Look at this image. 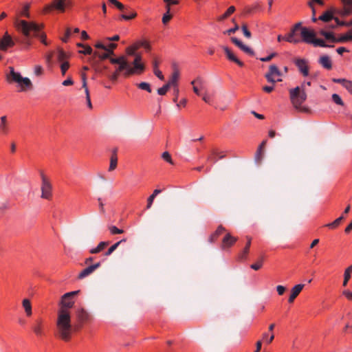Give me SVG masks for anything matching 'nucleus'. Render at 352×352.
<instances>
[{"instance_id": "obj_1", "label": "nucleus", "mask_w": 352, "mask_h": 352, "mask_svg": "<svg viewBox=\"0 0 352 352\" xmlns=\"http://www.w3.org/2000/svg\"><path fill=\"white\" fill-rule=\"evenodd\" d=\"M79 290L65 294L59 302L56 328L58 336L63 340L68 341L71 338L72 325L69 309L72 308L74 301L72 298L79 293Z\"/></svg>"}, {"instance_id": "obj_2", "label": "nucleus", "mask_w": 352, "mask_h": 352, "mask_svg": "<svg viewBox=\"0 0 352 352\" xmlns=\"http://www.w3.org/2000/svg\"><path fill=\"white\" fill-rule=\"evenodd\" d=\"M16 27L23 35V38L21 42L24 45L27 46L30 45L31 43L30 41V38L32 36L38 37L43 44L47 45L46 36L44 34L41 33V30L43 27L42 25H39L34 22H28L24 20H20L16 24Z\"/></svg>"}, {"instance_id": "obj_3", "label": "nucleus", "mask_w": 352, "mask_h": 352, "mask_svg": "<svg viewBox=\"0 0 352 352\" xmlns=\"http://www.w3.org/2000/svg\"><path fill=\"white\" fill-rule=\"evenodd\" d=\"M316 37L313 30L302 26V23H296L285 37V41L291 43H299L302 41L311 44Z\"/></svg>"}, {"instance_id": "obj_4", "label": "nucleus", "mask_w": 352, "mask_h": 352, "mask_svg": "<svg viewBox=\"0 0 352 352\" xmlns=\"http://www.w3.org/2000/svg\"><path fill=\"white\" fill-rule=\"evenodd\" d=\"M290 100L295 109L301 112H309L307 107H302L301 104L306 100L307 94L305 91V84L300 87H296L289 90Z\"/></svg>"}, {"instance_id": "obj_5", "label": "nucleus", "mask_w": 352, "mask_h": 352, "mask_svg": "<svg viewBox=\"0 0 352 352\" xmlns=\"http://www.w3.org/2000/svg\"><path fill=\"white\" fill-rule=\"evenodd\" d=\"M41 198L50 200L52 198V186L49 180V179L45 175L43 172H41Z\"/></svg>"}, {"instance_id": "obj_6", "label": "nucleus", "mask_w": 352, "mask_h": 352, "mask_svg": "<svg viewBox=\"0 0 352 352\" xmlns=\"http://www.w3.org/2000/svg\"><path fill=\"white\" fill-rule=\"evenodd\" d=\"M281 72L275 65H271L269 67V71L265 74V77L269 82L274 84L276 82H280L282 80L278 78L274 79V76H280Z\"/></svg>"}, {"instance_id": "obj_7", "label": "nucleus", "mask_w": 352, "mask_h": 352, "mask_svg": "<svg viewBox=\"0 0 352 352\" xmlns=\"http://www.w3.org/2000/svg\"><path fill=\"white\" fill-rule=\"evenodd\" d=\"M14 45V42L12 40L11 36L6 32L3 38L0 41V50L6 51L10 47H12Z\"/></svg>"}, {"instance_id": "obj_8", "label": "nucleus", "mask_w": 352, "mask_h": 352, "mask_svg": "<svg viewBox=\"0 0 352 352\" xmlns=\"http://www.w3.org/2000/svg\"><path fill=\"white\" fill-rule=\"evenodd\" d=\"M294 63L300 72L304 76H307L309 75V67L307 65V61L305 59L297 58L295 60Z\"/></svg>"}, {"instance_id": "obj_9", "label": "nucleus", "mask_w": 352, "mask_h": 352, "mask_svg": "<svg viewBox=\"0 0 352 352\" xmlns=\"http://www.w3.org/2000/svg\"><path fill=\"white\" fill-rule=\"evenodd\" d=\"M231 41L234 45H236L238 47H239L242 51H243L246 54L250 56L254 55V52L253 51V50H252L248 46L244 45L241 41H239L236 37H232Z\"/></svg>"}, {"instance_id": "obj_10", "label": "nucleus", "mask_w": 352, "mask_h": 352, "mask_svg": "<svg viewBox=\"0 0 352 352\" xmlns=\"http://www.w3.org/2000/svg\"><path fill=\"white\" fill-rule=\"evenodd\" d=\"M10 131L9 123L6 116H3L0 118V134L6 135Z\"/></svg>"}, {"instance_id": "obj_11", "label": "nucleus", "mask_w": 352, "mask_h": 352, "mask_svg": "<svg viewBox=\"0 0 352 352\" xmlns=\"http://www.w3.org/2000/svg\"><path fill=\"white\" fill-rule=\"evenodd\" d=\"M100 266V263H95L84 269L78 275V278L82 279L91 274Z\"/></svg>"}, {"instance_id": "obj_12", "label": "nucleus", "mask_w": 352, "mask_h": 352, "mask_svg": "<svg viewBox=\"0 0 352 352\" xmlns=\"http://www.w3.org/2000/svg\"><path fill=\"white\" fill-rule=\"evenodd\" d=\"M320 5H323L322 0H313ZM344 6V13L346 15L352 14V0H340Z\"/></svg>"}, {"instance_id": "obj_13", "label": "nucleus", "mask_w": 352, "mask_h": 352, "mask_svg": "<svg viewBox=\"0 0 352 352\" xmlns=\"http://www.w3.org/2000/svg\"><path fill=\"white\" fill-rule=\"evenodd\" d=\"M305 285L304 284H298L293 287L291 289V294L288 299V302L289 303H292L295 298L298 296L302 289H303Z\"/></svg>"}, {"instance_id": "obj_14", "label": "nucleus", "mask_w": 352, "mask_h": 352, "mask_svg": "<svg viewBox=\"0 0 352 352\" xmlns=\"http://www.w3.org/2000/svg\"><path fill=\"white\" fill-rule=\"evenodd\" d=\"M222 48L224 50L227 58L230 60L234 62L240 67L243 66V63L239 59H238L236 56L234 54V53L228 47L223 46Z\"/></svg>"}, {"instance_id": "obj_15", "label": "nucleus", "mask_w": 352, "mask_h": 352, "mask_svg": "<svg viewBox=\"0 0 352 352\" xmlns=\"http://www.w3.org/2000/svg\"><path fill=\"white\" fill-rule=\"evenodd\" d=\"M121 72H124V75L125 76L133 75V71L130 69V65L129 63H122L119 65L114 72H118V74L120 75Z\"/></svg>"}, {"instance_id": "obj_16", "label": "nucleus", "mask_w": 352, "mask_h": 352, "mask_svg": "<svg viewBox=\"0 0 352 352\" xmlns=\"http://www.w3.org/2000/svg\"><path fill=\"white\" fill-rule=\"evenodd\" d=\"M237 241V238L234 237L228 233L226 234L222 241V248L226 249L231 247Z\"/></svg>"}, {"instance_id": "obj_17", "label": "nucleus", "mask_w": 352, "mask_h": 352, "mask_svg": "<svg viewBox=\"0 0 352 352\" xmlns=\"http://www.w3.org/2000/svg\"><path fill=\"white\" fill-rule=\"evenodd\" d=\"M267 143V140H263L260 146H258L256 154H255V161L257 164H260L263 160V155H264V148L265 146V144Z\"/></svg>"}, {"instance_id": "obj_18", "label": "nucleus", "mask_w": 352, "mask_h": 352, "mask_svg": "<svg viewBox=\"0 0 352 352\" xmlns=\"http://www.w3.org/2000/svg\"><path fill=\"white\" fill-rule=\"evenodd\" d=\"M66 0H54L50 6H47V9L54 8L61 12H65V1Z\"/></svg>"}, {"instance_id": "obj_19", "label": "nucleus", "mask_w": 352, "mask_h": 352, "mask_svg": "<svg viewBox=\"0 0 352 352\" xmlns=\"http://www.w3.org/2000/svg\"><path fill=\"white\" fill-rule=\"evenodd\" d=\"M179 78V72L177 69H175L173 73L171 75L170 79L166 83L170 87H177V81Z\"/></svg>"}, {"instance_id": "obj_20", "label": "nucleus", "mask_w": 352, "mask_h": 352, "mask_svg": "<svg viewBox=\"0 0 352 352\" xmlns=\"http://www.w3.org/2000/svg\"><path fill=\"white\" fill-rule=\"evenodd\" d=\"M76 317L80 322L87 321L89 319V314L84 309H80L76 313Z\"/></svg>"}, {"instance_id": "obj_21", "label": "nucleus", "mask_w": 352, "mask_h": 352, "mask_svg": "<svg viewBox=\"0 0 352 352\" xmlns=\"http://www.w3.org/2000/svg\"><path fill=\"white\" fill-rule=\"evenodd\" d=\"M319 63L325 69H331L332 67V63L328 56H322L319 59Z\"/></svg>"}, {"instance_id": "obj_22", "label": "nucleus", "mask_w": 352, "mask_h": 352, "mask_svg": "<svg viewBox=\"0 0 352 352\" xmlns=\"http://www.w3.org/2000/svg\"><path fill=\"white\" fill-rule=\"evenodd\" d=\"M332 80L334 82L341 84L348 91L352 86V81L345 78H333Z\"/></svg>"}, {"instance_id": "obj_23", "label": "nucleus", "mask_w": 352, "mask_h": 352, "mask_svg": "<svg viewBox=\"0 0 352 352\" xmlns=\"http://www.w3.org/2000/svg\"><path fill=\"white\" fill-rule=\"evenodd\" d=\"M10 73L7 74V80L10 82H14L21 74L20 73L16 72L12 67H9Z\"/></svg>"}, {"instance_id": "obj_24", "label": "nucleus", "mask_w": 352, "mask_h": 352, "mask_svg": "<svg viewBox=\"0 0 352 352\" xmlns=\"http://www.w3.org/2000/svg\"><path fill=\"white\" fill-rule=\"evenodd\" d=\"M32 329L36 336H41L43 335L42 320L41 319L36 321L32 327Z\"/></svg>"}, {"instance_id": "obj_25", "label": "nucleus", "mask_w": 352, "mask_h": 352, "mask_svg": "<svg viewBox=\"0 0 352 352\" xmlns=\"http://www.w3.org/2000/svg\"><path fill=\"white\" fill-rule=\"evenodd\" d=\"M104 51L105 52L102 53H100L99 52H95L94 54V56H98L101 60L107 59L109 58V56H111V55L114 54V52L111 50H107Z\"/></svg>"}, {"instance_id": "obj_26", "label": "nucleus", "mask_w": 352, "mask_h": 352, "mask_svg": "<svg viewBox=\"0 0 352 352\" xmlns=\"http://www.w3.org/2000/svg\"><path fill=\"white\" fill-rule=\"evenodd\" d=\"M212 155L217 156L219 159H223L225 157L222 153H219L217 150L212 149L211 151V155L208 156L207 160L211 161L214 164L217 162V160L215 157H213Z\"/></svg>"}, {"instance_id": "obj_27", "label": "nucleus", "mask_w": 352, "mask_h": 352, "mask_svg": "<svg viewBox=\"0 0 352 352\" xmlns=\"http://www.w3.org/2000/svg\"><path fill=\"white\" fill-rule=\"evenodd\" d=\"M133 67H131L130 66V69L133 71V74H142L145 69V67L144 64L142 63H133Z\"/></svg>"}, {"instance_id": "obj_28", "label": "nucleus", "mask_w": 352, "mask_h": 352, "mask_svg": "<svg viewBox=\"0 0 352 352\" xmlns=\"http://www.w3.org/2000/svg\"><path fill=\"white\" fill-rule=\"evenodd\" d=\"M22 305L25 309L27 316H30L32 314V305L30 300L24 299L22 302Z\"/></svg>"}, {"instance_id": "obj_29", "label": "nucleus", "mask_w": 352, "mask_h": 352, "mask_svg": "<svg viewBox=\"0 0 352 352\" xmlns=\"http://www.w3.org/2000/svg\"><path fill=\"white\" fill-rule=\"evenodd\" d=\"M162 192V190L155 189L153 194L150 195L147 199L146 209L151 208L155 197Z\"/></svg>"}, {"instance_id": "obj_30", "label": "nucleus", "mask_w": 352, "mask_h": 352, "mask_svg": "<svg viewBox=\"0 0 352 352\" xmlns=\"http://www.w3.org/2000/svg\"><path fill=\"white\" fill-rule=\"evenodd\" d=\"M109 241H102L98 243L96 248H93L90 250L91 254H98L107 245H108Z\"/></svg>"}, {"instance_id": "obj_31", "label": "nucleus", "mask_w": 352, "mask_h": 352, "mask_svg": "<svg viewBox=\"0 0 352 352\" xmlns=\"http://www.w3.org/2000/svg\"><path fill=\"white\" fill-rule=\"evenodd\" d=\"M247 239H248L247 244L245 245V247L243 252L241 253L239 256V258L240 259H245L246 258V256H247L248 252H249V248L251 245L252 239H251V237L247 236Z\"/></svg>"}, {"instance_id": "obj_32", "label": "nucleus", "mask_w": 352, "mask_h": 352, "mask_svg": "<svg viewBox=\"0 0 352 352\" xmlns=\"http://www.w3.org/2000/svg\"><path fill=\"white\" fill-rule=\"evenodd\" d=\"M158 62L157 60H154L153 61V72L156 76H157L160 80H164V77L162 74V72L158 69Z\"/></svg>"}, {"instance_id": "obj_33", "label": "nucleus", "mask_w": 352, "mask_h": 352, "mask_svg": "<svg viewBox=\"0 0 352 352\" xmlns=\"http://www.w3.org/2000/svg\"><path fill=\"white\" fill-rule=\"evenodd\" d=\"M126 240V239H122V240L118 241L117 243H114L113 245H111L109 250L105 252V256H109L111 255L117 248L123 242H125Z\"/></svg>"}, {"instance_id": "obj_34", "label": "nucleus", "mask_w": 352, "mask_h": 352, "mask_svg": "<svg viewBox=\"0 0 352 352\" xmlns=\"http://www.w3.org/2000/svg\"><path fill=\"white\" fill-rule=\"evenodd\" d=\"M118 157L116 154H112L110 159V165L109 167V171H113L117 167Z\"/></svg>"}, {"instance_id": "obj_35", "label": "nucleus", "mask_w": 352, "mask_h": 352, "mask_svg": "<svg viewBox=\"0 0 352 352\" xmlns=\"http://www.w3.org/2000/svg\"><path fill=\"white\" fill-rule=\"evenodd\" d=\"M311 44H313L314 46H320V47H333V45H327L324 43V41L322 39H319V38H316V37L314 38V41H312L311 43Z\"/></svg>"}, {"instance_id": "obj_36", "label": "nucleus", "mask_w": 352, "mask_h": 352, "mask_svg": "<svg viewBox=\"0 0 352 352\" xmlns=\"http://www.w3.org/2000/svg\"><path fill=\"white\" fill-rule=\"evenodd\" d=\"M110 62L112 64H118V65H120L122 63H129L126 58L123 56H120L118 58H111Z\"/></svg>"}, {"instance_id": "obj_37", "label": "nucleus", "mask_w": 352, "mask_h": 352, "mask_svg": "<svg viewBox=\"0 0 352 352\" xmlns=\"http://www.w3.org/2000/svg\"><path fill=\"white\" fill-rule=\"evenodd\" d=\"M69 56L62 50L58 49L57 52V58L60 62H65V60L68 58Z\"/></svg>"}, {"instance_id": "obj_38", "label": "nucleus", "mask_w": 352, "mask_h": 352, "mask_svg": "<svg viewBox=\"0 0 352 352\" xmlns=\"http://www.w3.org/2000/svg\"><path fill=\"white\" fill-rule=\"evenodd\" d=\"M320 34L322 35L327 40L331 41L332 42H336L337 40L336 39L334 35L331 32H328L326 31H321Z\"/></svg>"}, {"instance_id": "obj_39", "label": "nucleus", "mask_w": 352, "mask_h": 352, "mask_svg": "<svg viewBox=\"0 0 352 352\" xmlns=\"http://www.w3.org/2000/svg\"><path fill=\"white\" fill-rule=\"evenodd\" d=\"M166 13L162 17V23L164 24H166L172 18V15L169 14L170 8L168 4L166 6Z\"/></svg>"}, {"instance_id": "obj_40", "label": "nucleus", "mask_w": 352, "mask_h": 352, "mask_svg": "<svg viewBox=\"0 0 352 352\" xmlns=\"http://www.w3.org/2000/svg\"><path fill=\"white\" fill-rule=\"evenodd\" d=\"M21 91H24L25 88H31L32 86L31 80L28 78H23L22 80Z\"/></svg>"}, {"instance_id": "obj_41", "label": "nucleus", "mask_w": 352, "mask_h": 352, "mask_svg": "<svg viewBox=\"0 0 352 352\" xmlns=\"http://www.w3.org/2000/svg\"><path fill=\"white\" fill-rule=\"evenodd\" d=\"M138 87L139 89L145 90V91H148V93H151L152 91L151 85L148 82H140V83L138 84Z\"/></svg>"}, {"instance_id": "obj_42", "label": "nucleus", "mask_w": 352, "mask_h": 352, "mask_svg": "<svg viewBox=\"0 0 352 352\" xmlns=\"http://www.w3.org/2000/svg\"><path fill=\"white\" fill-rule=\"evenodd\" d=\"M344 219V217L342 215L340 217H338V219H336L332 223L327 224L326 226H327L329 228H336L342 222V221Z\"/></svg>"}, {"instance_id": "obj_43", "label": "nucleus", "mask_w": 352, "mask_h": 352, "mask_svg": "<svg viewBox=\"0 0 352 352\" xmlns=\"http://www.w3.org/2000/svg\"><path fill=\"white\" fill-rule=\"evenodd\" d=\"M235 11V8L234 6H230L227 11L219 18V20H223L232 14Z\"/></svg>"}, {"instance_id": "obj_44", "label": "nucleus", "mask_w": 352, "mask_h": 352, "mask_svg": "<svg viewBox=\"0 0 352 352\" xmlns=\"http://www.w3.org/2000/svg\"><path fill=\"white\" fill-rule=\"evenodd\" d=\"M333 18V15L330 12H325L319 17V19L325 22H329Z\"/></svg>"}, {"instance_id": "obj_45", "label": "nucleus", "mask_w": 352, "mask_h": 352, "mask_svg": "<svg viewBox=\"0 0 352 352\" xmlns=\"http://www.w3.org/2000/svg\"><path fill=\"white\" fill-rule=\"evenodd\" d=\"M109 230L111 234H122L124 232L123 230L119 229L115 226H109Z\"/></svg>"}, {"instance_id": "obj_46", "label": "nucleus", "mask_w": 352, "mask_h": 352, "mask_svg": "<svg viewBox=\"0 0 352 352\" xmlns=\"http://www.w3.org/2000/svg\"><path fill=\"white\" fill-rule=\"evenodd\" d=\"M332 100L337 104H339V105H341V106L344 105V102L342 101V100L340 98V96L338 94H333L332 95Z\"/></svg>"}, {"instance_id": "obj_47", "label": "nucleus", "mask_w": 352, "mask_h": 352, "mask_svg": "<svg viewBox=\"0 0 352 352\" xmlns=\"http://www.w3.org/2000/svg\"><path fill=\"white\" fill-rule=\"evenodd\" d=\"M170 87L168 85L166 84L162 87L157 89V94L161 96L165 95Z\"/></svg>"}, {"instance_id": "obj_48", "label": "nucleus", "mask_w": 352, "mask_h": 352, "mask_svg": "<svg viewBox=\"0 0 352 352\" xmlns=\"http://www.w3.org/2000/svg\"><path fill=\"white\" fill-rule=\"evenodd\" d=\"M241 30L243 31V33L245 37L248 38H250L252 36L251 32L248 30V26L246 24H243L241 26Z\"/></svg>"}, {"instance_id": "obj_49", "label": "nucleus", "mask_w": 352, "mask_h": 352, "mask_svg": "<svg viewBox=\"0 0 352 352\" xmlns=\"http://www.w3.org/2000/svg\"><path fill=\"white\" fill-rule=\"evenodd\" d=\"M162 157L163 158V160H164L167 162H168L171 164H173V160L171 159V156L168 152H167V151L164 152L162 155Z\"/></svg>"}, {"instance_id": "obj_50", "label": "nucleus", "mask_w": 352, "mask_h": 352, "mask_svg": "<svg viewBox=\"0 0 352 352\" xmlns=\"http://www.w3.org/2000/svg\"><path fill=\"white\" fill-rule=\"evenodd\" d=\"M69 63L67 62V61H65V62H63L62 64L60 65V69H61V73L63 75H65L67 70L69 69Z\"/></svg>"}, {"instance_id": "obj_51", "label": "nucleus", "mask_w": 352, "mask_h": 352, "mask_svg": "<svg viewBox=\"0 0 352 352\" xmlns=\"http://www.w3.org/2000/svg\"><path fill=\"white\" fill-rule=\"evenodd\" d=\"M263 260V258L261 257L258 262L251 265L250 267L254 270H258L262 267Z\"/></svg>"}, {"instance_id": "obj_52", "label": "nucleus", "mask_w": 352, "mask_h": 352, "mask_svg": "<svg viewBox=\"0 0 352 352\" xmlns=\"http://www.w3.org/2000/svg\"><path fill=\"white\" fill-rule=\"evenodd\" d=\"M137 15V13L135 12H132L130 14H122L121 15V18L124 19V20H130V19H132L133 18H135Z\"/></svg>"}, {"instance_id": "obj_53", "label": "nucleus", "mask_w": 352, "mask_h": 352, "mask_svg": "<svg viewBox=\"0 0 352 352\" xmlns=\"http://www.w3.org/2000/svg\"><path fill=\"white\" fill-rule=\"evenodd\" d=\"M239 29V26L236 23L234 25V27L232 28H230L226 31L224 32L225 34L230 35L232 34L235 33Z\"/></svg>"}, {"instance_id": "obj_54", "label": "nucleus", "mask_w": 352, "mask_h": 352, "mask_svg": "<svg viewBox=\"0 0 352 352\" xmlns=\"http://www.w3.org/2000/svg\"><path fill=\"white\" fill-rule=\"evenodd\" d=\"M139 45H142L146 51L151 50V45L146 41H140Z\"/></svg>"}, {"instance_id": "obj_55", "label": "nucleus", "mask_w": 352, "mask_h": 352, "mask_svg": "<svg viewBox=\"0 0 352 352\" xmlns=\"http://www.w3.org/2000/svg\"><path fill=\"white\" fill-rule=\"evenodd\" d=\"M351 278V274L348 273V272H344V280H343V283H342V285L344 287H346L348 284V282L349 280H350Z\"/></svg>"}, {"instance_id": "obj_56", "label": "nucleus", "mask_w": 352, "mask_h": 352, "mask_svg": "<svg viewBox=\"0 0 352 352\" xmlns=\"http://www.w3.org/2000/svg\"><path fill=\"white\" fill-rule=\"evenodd\" d=\"M85 50H80L79 51V53H81V54H91L92 53V49L90 46L89 45H85L84 47Z\"/></svg>"}, {"instance_id": "obj_57", "label": "nucleus", "mask_w": 352, "mask_h": 352, "mask_svg": "<svg viewBox=\"0 0 352 352\" xmlns=\"http://www.w3.org/2000/svg\"><path fill=\"white\" fill-rule=\"evenodd\" d=\"M276 55V53H272L271 54H270L269 56H266V57H264V58H261L260 60L262 61V62H269Z\"/></svg>"}, {"instance_id": "obj_58", "label": "nucleus", "mask_w": 352, "mask_h": 352, "mask_svg": "<svg viewBox=\"0 0 352 352\" xmlns=\"http://www.w3.org/2000/svg\"><path fill=\"white\" fill-rule=\"evenodd\" d=\"M347 41H352V34L351 33L344 35V36L340 38L339 40V41H340V42Z\"/></svg>"}, {"instance_id": "obj_59", "label": "nucleus", "mask_w": 352, "mask_h": 352, "mask_svg": "<svg viewBox=\"0 0 352 352\" xmlns=\"http://www.w3.org/2000/svg\"><path fill=\"white\" fill-rule=\"evenodd\" d=\"M119 75L118 72H113L112 74H108V78H109L111 81L116 82L118 80Z\"/></svg>"}, {"instance_id": "obj_60", "label": "nucleus", "mask_w": 352, "mask_h": 352, "mask_svg": "<svg viewBox=\"0 0 352 352\" xmlns=\"http://www.w3.org/2000/svg\"><path fill=\"white\" fill-rule=\"evenodd\" d=\"M34 74L36 76H41L43 74V68L40 65H36L34 68Z\"/></svg>"}, {"instance_id": "obj_61", "label": "nucleus", "mask_w": 352, "mask_h": 352, "mask_svg": "<svg viewBox=\"0 0 352 352\" xmlns=\"http://www.w3.org/2000/svg\"><path fill=\"white\" fill-rule=\"evenodd\" d=\"M179 89L177 87H174L173 89V94H174V98H173V102H177V99H178V96H179Z\"/></svg>"}, {"instance_id": "obj_62", "label": "nucleus", "mask_w": 352, "mask_h": 352, "mask_svg": "<svg viewBox=\"0 0 352 352\" xmlns=\"http://www.w3.org/2000/svg\"><path fill=\"white\" fill-rule=\"evenodd\" d=\"M276 291H277L278 295L281 296L285 292V287L284 286H282V285H278L276 287Z\"/></svg>"}, {"instance_id": "obj_63", "label": "nucleus", "mask_w": 352, "mask_h": 352, "mask_svg": "<svg viewBox=\"0 0 352 352\" xmlns=\"http://www.w3.org/2000/svg\"><path fill=\"white\" fill-rule=\"evenodd\" d=\"M203 80L200 77H197L196 79H195L194 80H192L191 82V85H194L195 84H198L201 87L202 86V84H203Z\"/></svg>"}, {"instance_id": "obj_64", "label": "nucleus", "mask_w": 352, "mask_h": 352, "mask_svg": "<svg viewBox=\"0 0 352 352\" xmlns=\"http://www.w3.org/2000/svg\"><path fill=\"white\" fill-rule=\"evenodd\" d=\"M343 294L346 297L348 300H352V292L344 290L343 292Z\"/></svg>"}]
</instances>
